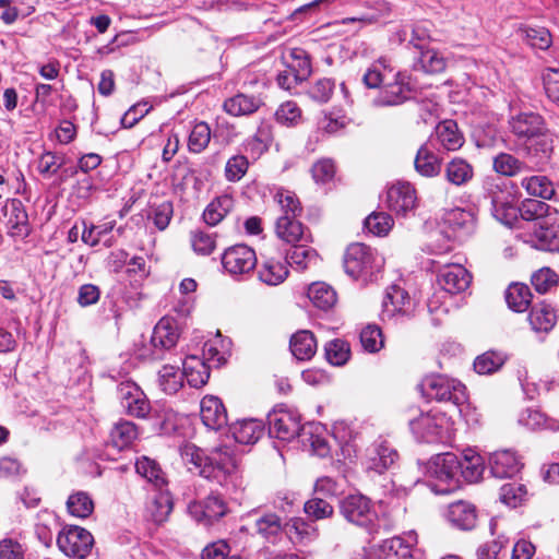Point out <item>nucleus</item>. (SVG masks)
<instances>
[{
	"mask_svg": "<svg viewBox=\"0 0 559 559\" xmlns=\"http://www.w3.org/2000/svg\"><path fill=\"white\" fill-rule=\"evenodd\" d=\"M180 455L190 472L197 473L206 479H214L223 484L227 476L236 469V462L230 453L221 449L211 455L192 443H186L180 449Z\"/></svg>",
	"mask_w": 559,
	"mask_h": 559,
	"instance_id": "nucleus-1",
	"label": "nucleus"
},
{
	"mask_svg": "<svg viewBox=\"0 0 559 559\" xmlns=\"http://www.w3.org/2000/svg\"><path fill=\"white\" fill-rule=\"evenodd\" d=\"M421 395L438 402L463 405L467 401L466 388L460 381L443 374L425 377L418 384Z\"/></svg>",
	"mask_w": 559,
	"mask_h": 559,
	"instance_id": "nucleus-2",
	"label": "nucleus"
},
{
	"mask_svg": "<svg viewBox=\"0 0 559 559\" xmlns=\"http://www.w3.org/2000/svg\"><path fill=\"white\" fill-rule=\"evenodd\" d=\"M409 427L419 441L448 443L452 439L449 418L441 412L428 411L409 420Z\"/></svg>",
	"mask_w": 559,
	"mask_h": 559,
	"instance_id": "nucleus-3",
	"label": "nucleus"
},
{
	"mask_svg": "<svg viewBox=\"0 0 559 559\" xmlns=\"http://www.w3.org/2000/svg\"><path fill=\"white\" fill-rule=\"evenodd\" d=\"M342 515L350 523L365 527L369 534L378 532L379 518L371 500L361 495H348L340 503Z\"/></svg>",
	"mask_w": 559,
	"mask_h": 559,
	"instance_id": "nucleus-4",
	"label": "nucleus"
},
{
	"mask_svg": "<svg viewBox=\"0 0 559 559\" xmlns=\"http://www.w3.org/2000/svg\"><path fill=\"white\" fill-rule=\"evenodd\" d=\"M94 539L92 534L80 526H70L58 535L57 544L68 557L83 559L88 556Z\"/></svg>",
	"mask_w": 559,
	"mask_h": 559,
	"instance_id": "nucleus-5",
	"label": "nucleus"
},
{
	"mask_svg": "<svg viewBox=\"0 0 559 559\" xmlns=\"http://www.w3.org/2000/svg\"><path fill=\"white\" fill-rule=\"evenodd\" d=\"M460 457L454 453H441L432 457L428 464V474L440 481L448 484V487L440 489V492H449L459 483Z\"/></svg>",
	"mask_w": 559,
	"mask_h": 559,
	"instance_id": "nucleus-6",
	"label": "nucleus"
},
{
	"mask_svg": "<svg viewBox=\"0 0 559 559\" xmlns=\"http://www.w3.org/2000/svg\"><path fill=\"white\" fill-rule=\"evenodd\" d=\"M118 397L128 415L145 418L151 412V404L145 393L134 382H121L118 385Z\"/></svg>",
	"mask_w": 559,
	"mask_h": 559,
	"instance_id": "nucleus-7",
	"label": "nucleus"
},
{
	"mask_svg": "<svg viewBox=\"0 0 559 559\" xmlns=\"http://www.w3.org/2000/svg\"><path fill=\"white\" fill-rule=\"evenodd\" d=\"M269 433L284 441H290L301 430L299 416L287 409H278L269 414Z\"/></svg>",
	"mask_w": 559,
	"mask_h": 559,
	"instance_id": "nucleus-8",
	"label": "nucleus"
},
{
	"mask_svg": "<svg viewBox=\"0 0 559 559\" xmlns=\"http://www.w3.org/2000/svg\"><path fill=\"white\" fill-rule=\"evenodd\" d=\"M224 269L233 274H246L257 265V255L253 249L246 245H236L225 250L222 257Z\"/></svg>",
	"mask_w": 559,
	"mask_h": 559,
	"instance_id": "nucleus-9",
	"label": "nucleus"
},
{
	"mask_svg": "<svg viewBox=\"0 0 559 559\" xmlns=\"http://www.w3.org/2000/svg\"><path fill=\"white\" fill-rule=\"evenodd\" d=\"M523 464L514 451L498 450L489 454L487 468L492 477L504 479L519 474Z\"/></svg>",
	"mask_w": 559,
	"mask_h": 559,
	"instance_id": "nucleus-10",
	"label": "nucleus"
},
{
	"mask_svg": "<svg viewBox=\"0 0 559 559\" xmlns=\"http://www.w3.org/2000/svg\"><path fill=\"white\" fill-rule=\"evenodd\" d=\"M416 191L409 182L396 181L386 190V209L396 215H405L416 204Z\"/></svg>",
	"mask_w": 559,
	"mask_h": 559,
	"instance_id": "nucleus-11",
	"label": "nucleus"
},
{
	"mask_svg": "<svg viewBox=\"0 0 559 559\" xmlns=\"http://www.w3.org/2000/svg\"><path fill=\"white\" fill-rule=\"evenodd\" d=\"M472 276L459 263L443 265L438 271V283L442 289L450 294L464 292L471 284Z\"/></svg>",
	"mask_w": 559,
	"mask_h": 559,
	"instance_id": "nucleus-12",
	"label": "nucleus"
},
{
	"mask_svg": "<svg viewBox=\"0 0 559 559\" xmlns=\"http://www.w3.org/2000/svg\"><path fill=\"white\" fill-rule=\"evenodd\" d=\"M190 514L204 525H212L227 513V507L222 498L211 495L202 502L189 507Z\"/></svg>",
	"mask_w": 559,
	"mask_h": 559,
	"instance_id": "nucleus-13",
	"label": "nucleus"
},
{
	"mask_svg": "<svg viewBox=\"0 0 559 559\" xmlns=\"http://www.w3.org/2000/svg\"><path fill=\"white\" fill-rule=\"evenodd\" d=\"M414 308V302L405 288L403 280L392 284L386 288V314L391 318L395 316L409 317Z\"/></svg>",
	"mask_w": 559,
	"mask_h": 559,
	"instance_id": "nucleus-14",
	"label": "nucleus"
},
{
	"mask_svg": "<svg viewBox=\"0 0 559 559\" xmlns=\"http://www.w3.org/2000/svg\"><path fill=\"white\" fill-rule=\"evenodd\" d=\"M275 233L280 239L292 246L299 242H312L310 230L297 217L280 216L276 221Z\"/></svg>",
	"mask_w": 559,
	"mask_h": 559,
	"instance_id": "nucleus-15",
	"label": "nucleus"
},
{
	"mask_svg": "<svg viewBox=\"0 0 559 559\" xmlns=\"http://www.w3.org/2000/svg\"><path fill=\"white\" fill-rule=\"evenodd\" d=\"M3 215L11 236L25 238L29 235L28 215L20 200L8 201L3 207Z\"/></svg>",
	"mask_w": 559,
	"mask_h": 559,
	"instance_id": "nucleus-16",
	"label": "nucleus"
},
{
	"mask_svg": "<svg viewBox=\"0 0 559 559\" xmlns=\"http://www.w3.org/2000/svg\"><path fill=\"white\" fill-rule=\"evenodd\" d=\"M372 263L370 249L362 243H352L344 254L345 272L353 278H358Z\"/></svg>",
	"mask_w": 559,
	"mask_h": 559,
	"instance_id": "nucleus-17",
	"label": "nucleus"
},
{
	"mask_svg": "<svg viewBox=\"0 0 559 559\" xmlns=\"http://www.w3.org/2000/svg\"><path fill=\"white\" fill-rule=\"evenodd\" d=\"M527 237V242L538 250L559 252V234L548 221L535 223Z\"/></svg>",
	"mask_w": 559,
	"mask_h": 559,
	"instance_id": "nucleus-18",
	"label": "nucleus"
},
{
	"mask_svg": "<svg viewBox=\"0 0 559 559\" xmlns=\"http://www.w3.org/2000/svg\"><path fill=\"white\" fill-rule=\"evenodd\" d=\"M200 416L202 423L212 430H218L228 423L225 406L216 396H205L201 401Z\"/></svg>",
	"mask_w": 559,
	"mask_h": 559,
	"instance_id": "nucleus-19",
	"label": "nucleus"
},
{
	"mask_svg": "<svg viewBox=\"0 0 559 559\" xmlns=\"http://www.w3.org/2000/svg\"><path fill=\"white\" fill-rule=\"evenodd\" d=\"M512 132L519 138L546 136L547 130L543 118L537 114H522L510 121Z\"/></svg>",
	"mask_w": 559,
	"mask_h": 559,
	"instance_id": "nucleus-20",
	"label": "nucleus"
},
{
	"mask_svg": "<svg viewBox=\"0 0 559 559\" xmlns=\"http://www.w3.org/2000/svg\"><path fill=\"white\" fill-rule=\"evenodd\" d=\"M447 519L460 530H473L477 521L476 508L467 501H455L448 507Z\"/></svg>",
	"mask_w": 559,
	"mask_h": 559,
	"instance_id": "nucleus-21",
	"label": "nucleus"
},
{
	"mask_svg": "<svg viewBox=\"0 0 559 559\" xmlns=\"http://www.w3.org/2000/svg\"><path fill=\"white\" fill-rule=\"evenodd\" d=\"M559 318L557 309L546 301L533 306L528 314V322L536 332H549Z\"/></svg>",
	"mask_w": 559,
	"mask_h": 559,
	"instance_id": "nucleus-22",
	"label": "nucleus"
},
{
	"mask_svg": "<svg viewBox=\"0 0 559 559\" xmlns=\"http://www.w3.org/2000/svg\"><path fill=\"white\" fill-rule=\"evenodd\" d=\"M233 437L238 443L253 444L264 433V424L259 419H242L230 426Z\"/></svg>",
	"mask_w": 559,
	"mask_h": 559,
	"instance_id": "nucleus-23",
	"label": "nucleus"
},
{
	"mask_svg": "<svg viewBox=\"0 0 559 559\" xmlns=\"http://www.w3.org/2000/svg\"><path fill=\"white\" fill-rule=\"evenodd\" d=\"M179 338V333L175 322L170 319L163 318L155 325L151 344L155 349H170L173 348Z\"/></svg>",
	"mask_w": 559,
	"mask_h": 559,
	"instance_id": "nucleus-24",
	"label": "nucleus"
},
{
	"mask_svg": "<svg viewBox=\"0 0 559 559\" xmlns=\"http://www.w3.org/2000/svg\"><path fill=\"white\" fill-rule=\"evenodd\" d=\"M182 373L189 385L198 389L207 383L210 368L200 357L189 356L182 362Z\"/></svg>",
	"mask_w": 559,
	"mask_h": 559,
	"instance_id": "nucleus-25",
	"label": "nucleus"
},
{
	"mask_svg": "<svg viewBox=\"0 0 559 559\" xmlns=\"http://www.w3.org/2000/svg\"><path fill=\"white\" fill-rule=\"evenodd\" d=\"M285 532L295 544L308 545L318 537L317 527L301 518L285 522Z\"/></svg>",
	"mask_w": 559,
	"mask_h": 559,
	"instance_id": "nucleus-26",
	"label": "nucleus"
},
{
	"mask_svg": "<svg viewBox=\"0 0 559 559\" xmlns=\"http://www.w3.org/2000/svg\"><path fill=\"white\" fill-rule=\"evenodd\" d=\"M289 347L292 354L299 360H308L317 352V341L312 332L308 330L297 331L292 335Z\"/></svg>",
	"mask_w": 559,
	"mask_h": 559,
	"instance_id": "nucleus-27",
	"label": "nucleus"
},
{
	"mask_svg": "<svg viewBox=\"0 0 559 559\" xmlns=\"http://www.w3.org/2000/svg\"><path fill=\"white\" fill-rule=\"evenodd\" d=\"M309 242H299L292 247L286 254L287 262L300 271L316 265L319 261V254L316 249L308 246Z\"/></svg>",
	"mask_w": 559,
	"mask_h": 559,
	"instance_id": "nucleus-28",
	"label": "nucleus"
},
{
	"mask_svg": "<svg viewBox=\"0 0 559 559\" xmlns=\"http://www.w3.org/2000/svg\"><path fill=\"white\" fill-rule=\"evenodd\" d=\"M485 471L483 457L472 451L467 450L460 457L459 476L463 477L468 483L478 481Z\"/></svg>",
	"mask_w": 559,
	"mask_h": 559,
	"instance_id": "nucleus-29",
	"label": "nucleus"
},
{
	"mask_svg": "<svg viewBox=\"0 0 559 559\" xmlns=\"http://www.w3.org/2000/svg\"><path fill=\"white\" fill-rule=\"evenodd\" d=\"M308 298L314 307L321 310L333 308L337 301L336 292L324 282H314L308 287Z\"/></svg>",
	"mask_w": 559,
	"mask_h": 559,
	"instance_id": "nucleus-30",
	"label": "nucleus"
},
{
	"mask_svg": "<svg viewBox=\"0 0 559 559\" xmlns=\"http://www.w3.org/2000/svg\"><path fill=\"white\" fill-rule=\"evenodd\" d=\"M258 275L259 280L264 284L276 286L286 280L288 269L285 263L273 258H267L261 263Z\"/></svg>",
	"mask_w": 559,
	"mask_h": 559,
	"instance_id": "nucleus-31",
	"label": "nucleus"
},
{
	"mask_svg": "<svg viewBox=\"0 0 559 559\" xmlns=\"http://www.w3.org/2000/svg\"><path fill=\"white\" fill-rule=\"evenodd\" d=\"M532 293L523 283H512L506 290L504 298L508 307L515 312H524L532 302Z\"/></svg>",
	"mask_w": 559,
	"mask_h": 559,
	"instance_id": "nucleus-32",
	"label": "nucleus"
},
{
	"mask_svg": "<svg viewBox=\"0 0 559 559\" xmlns=\"http://www.w3.org/2000/svg\"><path fill=\"white\" fill-rule=\"evenodd\" d=\"M234 200L224 194L215 198L204 210L203 219L210 226H216L231 211Z\"/></svg>",
	"mask_w": 559,
	"mask_h": 559,
	"instance_id": "nucleus-33",
	"label": "nucleus"
},
{
	"mask_svg": "<svg viewBox=\"0 0 559 559\" xmlns=\"http://www.w3.org/2000/svg\"><path fill=\"white\" fill-rule=\"evenodd\" d=\"M173 498L168 490H159L153 496L147 508L152 520L157 523H164L173 511Z\"/></svg>",
	"mask_w": 559,
	"mask_h": 559,
	"instance_id": "nucleus-34",
	"label": "nucleus"
},
{
	"mask_svg": "<svg viewBox=\"0 0 559 559\" xmlns=\"http://www.w3.org/2000/svg\"><path fill=\"white\" fill-rule=\"evenodd\" d=\"M415 169L421 176L433 177L440 173L441 162L427 146H421L414 160Z\"/></svg>",
	"mask_w": 559,
	"mask_h": 559,
	"instance_id": "nucleus-35",
	"label": "nucleus"
},
{
	"mask_svg": "<svg viewBox=\"0 0 559 559\" xmlns=\"http://www.w3.org/2000/svg\"><path fill=\"white\" fill-rule=\"evenodd\" d=\"M447 67L445 59L433 49H421L417 57L414 68L425 73L433 74L444 71Z\"/></svg>",
	"mask_w": 559,
	"mask_h": 559,
	"instance_id": "nucleus-36",
	"label": "nucleus"
},
{
	"mask_svg": "<svg viewBox=\"0 0 559 559\" xmlns=\"http://www.w3.org/2000/svg\"><path fill=\"white\" fill-rule=\"evenodd\" d=\"M521 186L533 197L549 200L555 195L554 183L546 176L535 175L523 178Z\"/></svg>",
	"mask_w": 559,
	"mask_h": 559,
	"instance_id": "nucleus-37",
	"label": "nucleus"
},
{
	"mask_svg": "<svg viewBox=\"0 0 559 559\" xmlns=\"http://www.w3.org/2000/svg\"><path fill=\"white\" fill-rule=\"evenodd\" d=\"M138 437L136 426L128 420H120L110 431V440L115 448L122 450L129 447Z\"/></svg>",
	"mask_w": 559,
	"mask_h": 559,
	"instance_id": "nucleus-38",
	"label": "nucleus"
},
{
	"mask_svg": "<svg viewBox=\"0 0 559 559\" xmlns=\"http://www.w3.org/2000/svg\"><path fill=\"white\" fill-rule=\"evenodd\" d=\"M408 76L396 73L395 81L386 84V105H399L411 97Z\"/></svg>",
	"mask_w": 559,
	"mask_h": 559,
	"instance_id": "nucleus-39",
	"label": "nucleus"
},
{
	"mask_svg": "<svg viewBox=\"0 0 559 559\" xmlns=\"http://www.w3.org/2000/svg\"><path fill=\"white\" fill-rule=\"evenodd\" d=\"M255 530L262 537L273 539L285 530V523L277 514L267 512L255 520Z\"/></svg>",
	"mask_w": 559,
	"mask_h": 559,
	"instance_id": "nucleus-40",
	"label": "nucleus"
},
{
	"mask_svg": "<svg viewBox=\"0 0 559 559\" xmlns=\"http://www.w3.org/2000/svg\"><path fill=\"white\" fill-rule=\"evenodd\" d=\"M260 106V100L253 96L238 94L224 103L226 112L233 116H242L254 112Z\"/></svg>",
	"mask_w": 559,
	"mask_h": 559,
	"instance_id": "nucleus-41",
	"label": "nucleus"
},
{
	"mask_svg": "<svg viewBox=\"0 0 559 559\" xmlns=\"http://www.w3.org/2000/svg\"><path fill=\"white\" fill-rule=\"evenodd\" d=\"M550 206L544 201L536 199H525L519 206V215L524 221H534L536 223L548 221Z\"/></svg>",
	"mask_w": 559,
	"mask_h": 559,
	"instance_id": "nucleus-42",
	"label": "nucleus"
},
{
	"mask_svg": "<svg viewBox=\"0 0 559 559\" xmlns=\"http://www.w3.org/2000/svg\"><path fill=\"white\" fill-rule=\"evenodd\" d=\"M445 178L454 186H463L473 178V167L463 159L456 158L445 166Z\"/></svg>",
	"mask_w": 559,
	"mask_h": 559,
	"instance_id": "nucleus-43",
	"label": "nucleus"
},
{
	"mask_svg": "<svg viewBox=\"0 0 559 559\" xmlns=\"http://www.w3.org/2000/svg\"><path fill=\"white\" fill-rule=\"evenodd\" d=\"M160 389L167 394H175L183 383V373L178 367L165 365L158 372Z\"/></svg>",
	"mask_w": 559,
	"mask_h": 559,
	"instance_id": "nucleus-44",
	"label": "nucleus"
},
{
	"mask_svg": "<svg viewBox=\"0 0 559 559\" xmlns=\"http://www.w3.org/2000/svg\"><path fill=\"white\" fill-rule=\"evenodd\" d=\"M324 353L331 365L343 366L350 357V346L347 341L335 338L325 344Z\"/></svg>",
	"mask_w": 559,
	"mask_h": 559,
	"instance_id": "nucleus-45",
	"label": "nucleus"
},
{
	"mask_svg": "<svg viewBox=\"0 0 559 559\" xmlns=\"http://www.w3.org/2000/svg\"><path fill=\"white\" fill-rule=\"evenodd\" d=\"M135 469L139 475L146 478L155 487L162 488L165 484V477L159 465L146 456L139 459L135 463Z\"/></svg>",
	"mask_w": 559,
	"mask_h": 559,
	"instance_id": "nucleus-46",
	"label": "nucleus"
},
{
	"mask_svg": "<svg viewBox=\"0 0 559 559\" xmlns=\"http://www.w3.org/2000/svg\"><path fill=\"white\" fill-rule=\"evenodd\" d=\"M67 509L71 515L85 519L92 514L94 502L87 492L78 491L68 498Z\"/></svg>",
	"mask_w": 559,
	"mask_h": 559,
	"instance_id": "nucleus-47",
	"label": "nucleus"
},
{
	"mask_svg": "<svg viewBox=\"0 0 559 559\" xmlns=\"http://www.w3.org/2000/svg\"><path fill=\"white\" fill-rule=\"evenodd\" d=\"M274 200L281 207V216L299 217L302 213V206L295 192L281 188L276 191Z\"/></svg>",
	"mask_w": 559,
	"mask_h": 559,
	"instance_id": "nucleus-48",
	"label": "nucleus"
},
{
	"mask_svg": "<svg viewBox=\"0 0 559 559\" xmlns=\"http://www.w3.org/2000/svg\"><path fill=\"white\" fill-rule=\"evenodd\" d=\"M504 364V356L497 352H486L474 361V369L479 374H490L499 370Z\"/></svg>",
	"mask_w": 559,
	"mask_h": 559,
	"instance_id": "nucleus-49",
	"label": "nucleus"
},
{
	"mask_svg": "<svg viewBox=\"0 0 559 559\" xmlns=\"http://www.w3.org/2000/svg\"><path fill=\"white\" fill-rule=\"evenodd\" d=\"M559 276L550 267H542L534 272L531 277V283L535 290L539 294L549 293L558 285Z\"/></svg>",
	"mask_w": 559,
	"mask_h": 559,
	"instance_id": "nucleus-50",
	"label": "nucleus"
},
{
	"mask_svg": "<svg viewBox=\"0 0 559 559\" xmlns=\"http://www.w3.org/2000/svg\"><path fill=\"white\" fill-rule=\"evenodd\" d=\"M361 346L369 353H376L384 345L382 330L376 324L364 328L359 335Z\"/></svg>",
	"mask_w": 559,
	"mask_h": 559,
	"instance_id": "nucleus-51",
	"label": "nucleus"
},
{
	"mask_svg": "<svg viewBox=\"0 0 559 559\" xmlns=\"http://www.w3.org/2000/svg\"><path fill=\"white\" fill-rule=\"evenodd\" d=\"M491 212L499 222L511 226L519 215V207L509 203L506 198L495 197Z\"/></svg>",
	"mask_w": 559,
	"mask_h": 559,
	"instance_id": "nucleus-52",
	"label": "nucleus"
},
{
	"mask_svg": "<svg viewBox=\"0 0 559 559\" xmlns=\"http://www.w3.org/2000/svg\"><path fill=\"white\" fill-rule=\"evenodd\" d=\"M412 537L407 539L394 536L386 539V559L395 557L397 559H411L412 558Z\"/></svg>",
	"mask_w": 559,
	"mask_h": 559,
	"instance_id": "nucleus-53",
	"label": "nucleus"
},
{
	"mask_svg": "<svg viewBox=\"0 0 559 559\" xmlns=\"http://www.w3.org/2000/svg\"><path fill=\"white\" fill-rule=\"evenodd\" d=\"M527 491L524 485L516 483L504 484L500 488V501L509 507H518L525 498Z\"/></svg>",
	"mask_w": 559,
	"mask_h": 559,
	"instance_id": "nucleus-54",
	"label": "nucleus"
},
{
	"mask_svg": "<svg viewBox=\"0 0 559 559\" xmlns=\"http://www.w3.org/2000/svg\"><path fill=\"white\" fill-rule=\"evenodd\" d=\"M275 118L283 126L294 127L301 120V109L295 102H286L277 108Z\"/></svg>",
	"mask_w": 559,
	"mask_h": 559,
	"instance_id": "nucleus-55",
	"label": "nucleus"
},
{
	"mask_svg": "<svg viewBox=\"0 0 559 559\" xmlns=\"http://www.w3.org/2000/svg\"><path fill=\"white\" fill-rule=\"evenodd\" d=\"M493 169L498 174L512 177L523 169V163L511 154L501 153L493 159Z\"/></svg>",
	"mask_w": 559,
	"mask_h": 559,
	"instance_id": "nucleus-56",
	"label": "nucleus"
},
{
	"mask_svg": "<svg viewBox=\"0 0 559 559\" xmlns=\"http://www.w3.org/2000/svg\"><path fill=\"white\" fill-rule=\"evenodd\" d=\"M173 213V203L170 201H164L159 204L152 205L147 217L153 221L154 225L159 230H164L169 225Z\"/></svg>",
	"mask_w": 559,
	"mask_h": 559,
	"instance_id": "nucleus-57",
	"label": "nucleus"
},
{
	"mask_svg": "<svg viewBox=\"0 0 559 559\" xmlns=\"http://www.w3.org/2000/svg\"><path fill=\"white\" fill-rule=\"evenodd\" d=\"M191 243L193 250L203 255L211 254L216 247L214 236L202 230H195L191 234Z\"/></svg>",
	"mask_w": 559,
	"mask_h": 559,
	"instance_id": "nucleus-58",
	"label": "nucleus"
},
{
	"mask_svg": "<svg viewBox=\"0 0 559 559\" xmlns=\"http://www.w3.org/2000/svg\"><path fill=\"white\" fill-rule=\"evenodd\" d=\"M114 223H105L102 225H92L91 227H85L82 233V241L91 247L97 246L103 237L108 235L114 229Z\"/></svg>",
	"mask_w": 559,
	"mask_h": 559,
	"instance_id": "nucleus-59",
	"label": "nucleus"
},
{
	"mask_svg": "<svg viewBox=\"0 0 559 559\" xmlns=\"http://www.w3.org/2000/svg\"><path fill=\"white\" fill-rule=\"evenodd\" d=\"M305 512L314 520L330 518L333 514V507L321 498H312L304 506Z\"/></svg>",
	"mask_w": 559,
	"mask_h": 559,
	"instance_id": "nucleus-60",
	"label": "nucleus"
},
{
	"mask_svg": "<svg viewBox=\"0 0 559 559\" xmlns=\"http://www.w3.org/2000/svg\"><path fill=\"white\" fill-rule=\"evenodd\" d=\"M525 38L530 46L542 50L551 45V35L545 27H528L525 29Z\"/></svg>",
	"mask_w": 559,
	"mask_h": 559,
	"instance_id": "nucleus-61",
	"label": "nucleus"
},
{
	"mask_svg": "<svg viewBox=\"0 0 559 559\" xmlns=\"http://www.w3.org/2000/svg\"><path fill=\"white\" fill-rule=\"evenodd\" d=\"M334 82L330 79L318 80L310 86L308 95L311 99L324 104L328 103L333 94Z\"/></svg>",
	"mask_w": 559,
	"mask_h": 559,
	"instance_id": "nucleus-62",
	"label": "nucleus"
},
{
	"mask_svg": "<svg viewBox=\"0 0 559 559\" xmlns=\"http://www.w3.org/2000/svg\"><path fill=\"white\" fill-rule=\"evenodd\" d=\"M25 548L15 538L7 537L0 540V559H24Z\"/></svg>",
	"mask_w": 559,
	"mask_h": 559,
	"instance_id": "nucleus-63",
	"label": "nucleus"
},
{
	"mask_svg": "<svg viewBox=\"0 0 559 559\" xmlns=\"http://www.w3.org/2000/svg\"><path fill=\"white\" fill-rule=\"evenodd\" d=\"M544 87L548 98L559 106V70L547 69L543 75Z\"/></svg>",
	"mask_w": 559,
	"mask_h": 559,
	"instance_id": "nucleus-64",
	"label": "nucleus"
}]
</instances>
